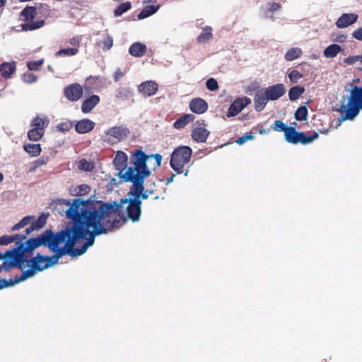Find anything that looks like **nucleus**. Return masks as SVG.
Instances as JSON below:
<instances>
[{"mask_svg":"<svg viewBox=\"0 0 362 362\" xmlns=\"http://www.w3.org/2000/svg\"><path fill=\"white\" fill-rule=\"evenodd\" d=\"M63 203L69 206L66 211V217L76 220L80 227L86 230L93 244L95 236L119 228L127 221V218L121 214V204L116 202L102 204L98 208L90 200L83 201L79 198L74 199L72 204L66 200H63Z\"/></svg>","mask_w":362,"mask_h":362,"instance_id":"obj_1","label":"nucleus"},{"mask_svg":"<svg viewBox=\"0 0 362 362\" xmlns=\"http://www.w3.org/2000/svg\"><path fill=\"white\" fill-rule=\"evenodd\" d=\"M72 221L71 226H68L57 233L52 232L53 245L47 247L55 252L50 256L54 265L64 255L67 254L73 257L80 256L93 245L91 239L88 238L86 230L80 227L76 220Z\"/></svg>","mask_w":362,"mask_h":362,"instance_id":"obj_2","label":"nucleus"},{"mask_svg":"<svg viewBox=\"0 0 362 362\" xmlns=\"http://www.w3.org/2000/svg\"><path fill=\"white\" fill-rule=\"evenodd\" d=\"M152 158L155 160L153 169L156 170L161 165L162 156L159 153L147 155L140 148L134 150L130 155L129 166L121 173L123 182L136 179H146L151 175L148 167V162Z\"/></svg>","mask_w":362,"mask_h":362,"instance_id":"obj_3","label":"nucleus"},{"mask_svg":"<svg viewBox=\"0 0 362 362\" xmlns=\"http://www.w3.org/2000/svg\"><path fill=\"white\" fill-rule=\"evenodd\" d=\"M52 231L47 230L37 238L28 239L25 243H20V245L12 250H8V255L13 257V259L16 260L18 268L23 269L25 263L28 262L29 257L35 249L40 245L51 246L53 245L52 242ZM54 239H52L53 240Z\"/></svg>","mask_w":362,"mask_h":362,"instance_id":"obj_4","label":"nucleus"},{"mask_svg":"<svg viewBox=\"0 0 362 362\" xmlns=\"http://www.w3.org/2000/svg\"><path fill=\"white\" fill-rule=\"evenodd\" d=\"M362 110V86H354L350 90L346 104L339 109L341 121L353 120Z\"/></svg>","mask_w":362,"mask_h":362,"instance_id":"obj_5","label":"nucleus"},{"mask_svg":"<svg viewBox=\"0 0 362 362\" xmlns=\"http://www.w3.org/2000/svg\"><path fill=\"white\" fill-rule=\"evenodd\" d=\"M192 150L187 146H181L176 148L172 153L170 165L177 173L184 172V167L191 160Z\"/></svg>","mask_w":362,"mask_h":362,"instance_id":"obj_6","label":"nucleus"},{"mask_svg":"<svg viewBox=\"0 0 362 362\" xmlns=\"http://www.w3.org/2000/svg\"><path fill=\"white\" fill-rule=\"evenodd\" d=\"M129 129L124 125L114 126L104 132L102 140L110 145L124 141L130 134Z\"/></svg>","mask_w":362,"mask_h":362,"instance_id":"obj_7","label":"nucleus"},{"mask_svg":"<svg viewBox=\"0 0 362 362\" xmlns=\"http://www.w3.org/2000/svg\"><path fill=\"white\" fill-rule=\"evenodd\" d=\"M284 136L285 140L290 144L307 145L317 139L319 137V134L314 132L313 134L308 136L304 132H298L294 127H289Z\"/></svg>","mask_w":362,"mask_h":362,"instance_id":"obj_8","label":"nucleus"},{"mask_svg":"<svg viewBox=\"0 0 362 362\" xmlns=\"http://www.w3.org/2000/svg\"><path fill=\"white\" fill-rule=\"evenodd\" d=\"M24 20L27 23L22 25V29L25 31L34 30L40 28L45 25L43 20L33 21L37 15V9L35 6H27L21 13Z\"/></svg>","mask_w":362,"mask_h":362,"instance_id":"obj_9","label":"nucleus"},{"mask_svg":"<svg viewBox=\"0 0 362 362\" xmlns=\"http://www.w3.org/2000/svg\"><path fill=\"white\" fill-rule=\"evenodd\" d=\"M124 204H128L126 208L127 218L132 222L138 221L141 214V201H137L129 197V198L121 199L119 204L122 206Z\"/></svg>","mask_w":362,"mask_h":362,"instance_id":"obj_10","label":"nucleus"},{"mask_svg":"<svg viewBox=\"0 0 362 362\" xmlns=\"http://www.w3.org/2000/svg\"><path fill=\"white\" fill-rule=\"evenodd\" d=\"M144 180L145 179H136L127 181V182L132 184L128 195L137 201L148 199V196L144 192Z\"/></svg>","mask_w":362,"mask_h":362,"instance_id":"obj_11","label":"nucleus"},{"mask_svg":"<svg viewBox=\"0 0 362 362\" xmlns=\"http://www.w3.org/2000/svg\"><path fill=\"white\" fill-rule=\"evenodd\" d=\"M51 257L45 256L40 254H37L34 257H32L30 261H28L29 267H33L37 272H42L44 269L53 266L52 259H50Z\"/></svg>","mask_w":362,"mask_h":362,"instance_id":"obj_12","label":"nucleus"},{"mask_svg":"<svg viewBox=\"0 0 362 362\" xmlns=\"http://www.w3.org/2000/svg\"><path fill=\"white\" fill-rule=\"evenodd\" d=\"M83 93L82 86L78 83H72L64 88V95L71 102L79 100Z\"/></svg>","mask_w":362,"mask_h":362,"instance_id":"obj_13","label":"nucleus"},{"mask_svg":"<svg viewBox=\"0 0 362 362\" xmlns=\"http://www.w3.org/2000/svg\"><path fill=\"white\" fill-rule=\"evenodd\" d=\"M250 103V99L247 97L235 99L228 107L226 113L227 117H230L236 116Z\"/></svg>","mask_w":362,"mask_h":362,"instance_id":"obj_14","label":"nucleus"},{"mask_svg":"<svg viewBox=\"0 0 362 362\" xmlns=\"http://www.w3.org/2000/svg\"><path fill=\"white\" fill-rule=\"evenodd\" d=\"M128 162V156L127 155L122 151H118L115 155V157L113 160V163L118 170L117 176L123 182V178L121 177V172L124 173L128 168L127 166Z\"/></svg>","mask_w":362,"mask_h":362,"instance_id":"obj_15","label":"nucleus"},{"mask_svg":"<svg viewBox=\"0 0 362 362\" xmlns=\"http://www.w3.org/2000/svg\"><path fill=\"white\" fill-rule=\"evenodd\" d=\"M262 89L269 100H276L286 93L285 86L282 83H277Z\"/></svg>","mask_w":362,"mask_h":362,"instance_id":"obj_16","label":"nucleus"},{"mask_svg":"<svg viewBox=\"0 0 362 362\" xmlns=\"http://www.w3.org/2000/svg\"><path fill=\"white\" fill-rule=\"evenodd\" d=\"M139 91L145 97H151L158 90V85L153 81H147L139 86Z\"/></svg>","mask_w":362,"mask_h":362,"instance_id":"obj_17","label":"nucleus"},{"mask_svg":"<svg viewBox=\"0 0 362 362\" xmlns=\"http://www.w3.org/2000/svg\"><path fill=\"white\" fill-rule=\"evenodd\" d=\"M264 90L262 88L257 91L254 97V105L257 112L262 111L269 101Z\"/></svg>","mask_w":362,"mask_h":362,"instance_id":"obj_18","label":"nucleus"},{"mask_svg":"<svg viewBox=\"0 0 362 362\" xmlns=\"http://www.w3.org/2000/svg\"><path fill=\"white\" fill-rule=\"evenodd\" d=\"M189 109L197 114H203L208 109L207 103L200 98L192 99L189 103Z\"/></svg>","mask_w":362,"mask_h":362,"instance_id":"obj_19","label":"nucleus"},{"mask_svg":"<svg viewBox=\"0 0 362 362\" xmlns=\"http://www.w3.org/2000/svg\"><path fill=\"white\" fill-rule=\"evenodd\" d=\"M30 267V268L28 269L27 270L23 271L20 276L16 275L15 276L13 279H10L9 280H7L8 286H14L15 284H17L21 281L26 280L28 278L33 276L35 274L36 272L37 271L33 267Z\"/></svg>","mask_w":362,"mask_h":362,"instance_id":"obj_20","label":"nucleus"},{"mask_svg":"<svg viewBox=\"0 0 362 362\" xmlns=\"http://www.w3.org/2000/svg\"><path fill=\"white\" fill-rule=\"evenodd\" d=\"M358 17V15L354 13H344L337 21L336 25L339 28L348 27L356 22Z\"/></svg>","mask_w":362,"mask_h":362,"instance_id":"obj_21","label":"nucleus"},{"mask_svg":"<svg viewBox=\"0 0 362 362\" xmlns=\"http://www.w3.org/2000/svg\"><path fill=\"white\" fill-rule=\"evenodd\" d=\"M95 127V122L89 119H81L75 124V130L78 134H86L92 131Z\"/></svg>","mask_w":362,"mask_h":362,"instance_id":"obj_22","label":"nucleus"},{"mask_svg":"<svg viewBox=\"0 0 362 362\" xmlns=\"http://www.w3.org/2000/svg\"><path fill=\"white\" fill-rule=\"evenodd\" d=\"M8 252V251L4 254L0 253V272L2 270L8 271L13 267H18L16 260L13 259V257H10Z\"/></svg>","mask_w":362,"mask_h":362,"instance_id":"obj_23","label":"nucleus"},{"mask_svg":"<svg viewBox=\"0 0 362 362\" xmlns=\"http://www.w3.org/2000/svg\"><path fill=\"white\" fill-rule=\"evenodd\" d=\"M100 102V97L97 95H92L83 101L81 111L84 114L89 113Z\"/></svg>","mask_w":362,"mask_h":362,"instance_id":"obj_24","label":"nucleus"},{"mask_svg":"<svg viewBox=\"0 0 362 362\" xmlns=\"http://www.w3.org/2000/svg\"><path fill=\"white\" fill-rule=\"evenodd\" d=\"M16 66L15 62H4L0 65V74L4 78H8L16 71Z\"/></svg>","mask_w":362,"mask_h":362,"instance_id":"obj_25","label":"nucleus"},{"mask_svg":"<svg viewBox=\"0 0 362 362\" xmlns=\"http://www.w3.org/2000/svg\"><path fill=\"white\" fill-rule=\"evenodd\" d=\"M210 132L204 127H196L192 132V138L197 142H205Z\"/></svg>","mask_w":362,"mask_h":362,"instance_id":"obj_26","label":"nucleus"},{"mask_svg":"<svg viewBox=\"0 0 362 362\" xmlns=\"http://www.w3.org/2000/svg\"><path fill=\"white\" fill-rule=\"evenodd\" d=\"M147 51L146 45L141 42H134L129 48V53L135 57H141L145 54Z\"/></svg>","mask_w":362,"mask_h":362,"instance_id":"obj_27","label":"nucleus"},{"mask_svg":"<svg viewBox=\"0 0 362 362\" xmlns=\"http://www.w3.org/2000/svg\"><path fill=\"white\" fill-rule=\"evenodd\" d=\"M47 216L44 214L40 216L38 218L34 221L31 226L26 228L25 235H29L31 232L42 228L46 223Z\"/></svg>","mask_w":362,"mask_h":362,"instance_id":"obj_28","label":"nucleus"},{"mask_svg":"<svg viewBox=\"0 0 362 362\" xmlns=\"http://www.w3.org/2000/svg\"><path fill=\"white\" fill-rule=\"evenodd\" d=\"M194 115L192 114H186L178 118L173 124V127L177 129L184 128L187 124L192 122L194 119Z\"/></svg>","mask_w":362,"mask_h":362,"instance_id":"obj_29","label":"nucleus"},{"mask_svg":"<svg viewBox=\"0 0 362 362\" xmlns=\"http://www.w3.org/2000/svg\"><path fill=\"white\" fill-rule=\"evenodd\" d=\"M212 37V28L209 26H205L203 28V32L197 37V42L198 43H206Z\"/></svg>","mask_w":362,"mask_h":362,"instance_id":"obj_30","label":"nucleus"},{"mask_svg":"<svg viewBox=\"0 0 362 362\" xmlns=\"http://www.w3.org/2000/svg\"><path fill=\"white\" fill-rule=\"evenodd\" d=\"M341 50L340 45L337 44H332L325 49L323 54L327 58H334Z\"/></svg>","mask_w":362,"mask_h":362,"instance_id":"obj_31","label":"nucleus"},{"mask_svg":"<svg viewBox=\"0 0 362 362\" xmlns=\"http://www.w3.org/2000/svg\"><path fill=\"white\" fill-rule=\"evenodd\" d=\"M25 239V235H20L18 234L13 235H3L0 237V245H6L15 241L23 240Z\"/></svg>","mask_w":362,"mask_h":362,"instance_id":"obj_32","label":"nucleus"},{"mask_svg":"<svg viewBox=\"0 0 362 362\" xmlns=\"http://www.w3.org/2000/svg\"><path fill=\"white\" fill-rule=\"evenodd\" d=\"M159 7V5H148L145 6L144 9L138 15V18L144 19L153 15L158 10Z\"/></svg>","mask_w":362,"mask_h":362,"instance_id":"obj_33","label":"nucleus"},{"mask_svg":"<svg viewBox=\"0 0 362 362\" xmlns=\"http://www.w3.org/2000/svg\"><path fill=\"white\" fill-rule=\"evenodd\" d=\"M305 92L303 86H296L290 88L288 91V98L291 101L296 100Z\"/></svg>","mask_w":362,"mask_h":362,"instance_id":"obj_34","label":"nucleus"},{"mask_svg":"<svg viewBox=\"0 0 362 362\" xmlns=\"http://www.w3.org/2000/svg\"><path fill=\"white\" fill-rule=\"evenodd\" d=\"M25 151H26L30 156L35 157L40 155L41 152L40 144H27L23 146Z\"/></svg>","mask_w":362,"mask_h":362,"instance_id":"obj_35","label":"nucleus"},{"mask_svg":"<svg viewBox=\"0 0 362 362\" xmlns=\"http://www.w3.org/2000/svg\"><path fill=\"white\" fill-rule=\"evenodd\" d=\"M302 54L301 49L298 47H293L289 49L285 54L284 57L286 61H293L299 58Z\"/></svg>","mask_w":362,"mask_h":362,"instance_id":"obj_36","label":"nucleus"},{"mask_svg":"<svg viewBox=\"0 0 362 362\" xmlns=\"http://www.w3.org/2000/svg\"><path fill=\"white\" fill-rule=\"evenodd\" d=\"M45 130L42 128H33L28 132V137L31 141H37L44 135Z\"/></svg>","mask_w":362,"mask_h":362,"instance_id":"obj_37","label":"nucleus"},{"mask_svg":"<svg viewBox=\"0 0 362 362\" xmlns=\"http://www.w3.org/2000/svg\"><path fill=\"white\" fill-rule=\"evenodd\" d=\"M79 49L77 47L61 49L55 53L56 57H71L77 54Z\"/></svg>","mask_w":362,"mask_h":362,"instance_id":"obj_38","label":"nucleus"},{"mask_svg":"<svg viewBox=\"0 0 362 362\" xmlns=\"http://www.w3.org/2000/svg\"><path fill=\"white\" fill-rule=\"evenodd\" d=\"M132 8V4L126 1L120 4L114 11V15L116 17L121 16L123 13L129 11Z\"/></svg>","mask_w":362,"mask_h":362,"instance_id":"obj_39","label":"nucleus"},{"mask_svg":"<svg viewBox=\"0 0 362 362\" xmlns=\"http://www.w3.org/2000/svg\"><path fill=\"white\" fill-rule=\"evenodd\" d=\"M78 168L83 171L90 172L94 168L93 163L88 161L86 159H81L78 162Z\"/></svg>","mask_w":362,"mask_h":362,"instance_id":"obj_40","label":"nucleus"},{"mask_svg":"<svg viewBox=\"0 0 362 362\" xmlns=\"http://www.w3.org/2000/svg\"><path fill=\"white\" fill-rule=\"evenodd\" d=\"M308 109L305 106L299 107L295 112V118L298 121H304L307 119Z\"/></svg>","mask_w":362,"mask_h":362,"instance_id":"obj_41","label":"nucleus"},{"mask_svg":"<svg viewBox=\"0 0 362 362\" xmlns=\"http://www.w3.org/2000/svg\"><path fill=\"white\" fill-rule=\"evenodd\" d=\"M48 124V119L46 118H40L39 117H35L32 122V125L34 127V128H42V130H45Z\"/></svg>","mask_w":362,"mask_h":362,"instance_id":"obj_42","label":"nucleus"},{"mask_svg":"<svg viewBox=\"0 0 362 362\" xmlns=\"http://www.w3.org/2000/svg\"><path fill=\"white\" fill-rule=\"evenodd\" d=\"M33 219H34V217L32 216H25L18 223L15 224L11 228V230H18L21 229V228L26 226L27 225H28L30 223V221H32Z\"/></svg>","mask_w":362,"mask_h":362,"instance_id":"obj_43","label":"nucleus"},{"mask_svg":"<svg viewBox=\"0 0 362 362\" xmlns=\"http://www.w3.org/2000/svg\"><path fill=\"white\" fill-rule=\"evenodd\" d=\"M133 95L132 91L129 88H122L118 90L116 97L119 99H128Z\"/></svg>","mask_w":362,"mask_h":362,"instance_id":"obj_44","label":"nucleus"},{"mask_svg":"<svg viewBox=\"0 0 362 362\" xmlns=\"http://www.w3.org/2000/svg\"><path fill=\"white\" fill-rule=\"evenodd\" d=\"M49 161V157L48 156H42L37 160H35L33 163V166L30 168V172H34L35 170L41 166L46 165Z\"/></svg>","mask_w":362,"mask_h":362,"instance_id":"obj_45","label":"nucleus"},{"mask_svg":"<svg viewBox=\"0 0 362 362\" xmlns=\"http://www.w3.org/2000/svg\"><path fill=\"white\" fill-rule=\"evenodd\" d=\"M44 62L45 60L43 59L36 61H30L27 63V66L30 71H39Z\"/></svg>","mask_w":362,"mask_h":362,"instance_id":"obj_46","label":"nucleus"},{"mask_svg":"<svg viewBox=\"0 0 362 362\" xmlns=\"http://www.w3.org/2000/svg\"><path fill=\"white\" fill-rule=\"evenodd\" d=\"M99 45H102V49L103 50H108L113 45V38L110 35L107 34Z\"/></svg>","mask_w":362,"mask_h":362,"instance_id":"obj_47","label":"nucleus"},{"mask_svg":"<svg viewBox=\"0 0 362 362\" xmlns=\"http://www.w3.org/2000/svg\"><path fill=\"white\" fill-rule=\"evenodd\" d=\"M288 127L286 124H285L281 120H276L274 124L272 125V128L276 132H283L284 134H286V132L288 129Z\"/></svg>","mask_w":362,"mask_h":362,"instance_id":"obj_48","label":"nucleus"},{"mask_svg":"<svg viewBox=\"0 0 362 362\" xmlns=\"http://www.w3.org/2000/svg\"><path fill=\"white\" fill-rule=\"evenodd\" d=\"M303 77V75L299 72L298 70L293 69L288 74V78L290 81L296 83H297L300 78Z\"/></svg>","mask_w":362,"mask_h":362,"instance_id":"obj_49","label":"nucleus"},{"mask_svg":"<svg viewBox=\"0 0 362 362\" xmlns=\"http://www.w3.org/2000/svg\"><path fill=\"white\" fill-rule=\"evenodd\" d=\"M206 86L211 91H215L218 89V82L214 78H210L206 81Z\"/></svg>","mask_w":362,"mask_h":362,"instance_id":"obj_50","label":"nucleus"},{"mask_svg":"<svg viewBox=\"0 0 362 362\" xmlns=\"http://www.w3.org/2000/svg\"><path fill=\"white\" fill-rule=\"evenodd\" d=\"M73 126H74V124L71 122L67 121V122L59 123L57 126V128L61 132H69L73 127Z\"/></svg>","mask_w":362,"mask_h":362,"instance_id":"obj_51","label":"nucleus"},{"mask_svg":"<svg viewBox=\"0 0 362 362\" xmlns=\"http://www.w3.org/2000/svg\"><path fill=\"white\" fill-rule=\"evenodd\" d=\"M37 77L33 73L28 72L23 75V80L25 83H32L37 81Z\"/></svg>","mask_w":362,"mask_h":362,"instance_id":"obj_52","label":"nucleus"},{"mask_svg":"<svg viewBox=\"0 0 362 362\" xmlns=\"http://www.w3.org/2000/svg\"><path fill=\"white\" fill-rule=\"evenodd\" d=\"M90 187L86 184L81 185L77 187L76 193L78 195H85L89 193Z\"/></svg>","mask_w":362,"mask_h":362,"instance_id":"obj_53","label":"nucleus"},{"mask_svg":"<svg viewBox=\"0 0 362 362\" xmlns=\"http://www.w3.org/2000/svg\"><path fill=\"white\" fill-rule=\"evenodd\" d=\"M254 136L251 132L246 133L245 135L242 136L241 137H239L236 140V143L239 145H243L248 140L253 139Z\"/></svg>","mask_w":362,"mask_h":362,"instance_id":"obj_54","label":"nucleus"},{"mask_svg":"<svg viewBox=\"0 0 362 362\" xmlns=\"http://www.w3.org/2000/svg\"><path fill=\"white\" fill-rule=\"evenodd\" d=\"M81 42V36H75L69 40V43L71 45L74 46V47H77L78 49L80 47Z\"/></svg>","mask_w":362,"mask_h":362,"instance_id":"obj_55","label":"nucleus"},{"mask_svg":"<svg viewBox=\"0 0 362 362\" xmlns=\"http://www.w3.org/2000/svg\"><path fill=\"white\" fill-rule=\"evenodd\" d=\"M360 61V55L351 56L344 59V62L348 64H354L356 62Z\"/></svg>","mask_w":362,"mask_h":362,"instance_id":"obj_56","label":"nucleus"},{"mask_svg":"<svg viewBox=\"0 0 362 362\" xmlns=\"http://www.w3.org/2000/svg\"><path fill=\"white\" fill-rule=\"evenodd\" d=\"M352 35L355 39L362 41V27L354 31Z\"/></svg>","mask_w":362,"mask_h":362,"instance_id":"obj_57","label":"nucleus"},{"mask_svg":"<svg viewBox=\"0 0 362 362\" xmlns=\"http://www.w3.org/2000/svg\"><path fill=\"white\" fill-rule=\"evenodd\" d=\"M259 134H267L269 132V129H264L262 125H258L256 127Z\"/></svg>","mask_w":362,"mask_h":362,"instance_id":"obj_58","label":"nucleus"},{"mask_svg":"<svg viewBox=\"0 0 362 362\" xmlns=\"http://www.w3.org/2000/svg\"><path fill=\"white\" fill-rule=\"evenodd\" d=\"M280 8H281V6H280L279 4H278V3H272L270 5V7H269V10L270 11H278Z\"/></svg>","mask_w":362,"mask_h":362,"instance_id":"obj_59","label":"nucleus"},{"mask_svg":"<svg viewBox=\"0 0 362 362\" xmlns=\"http://www.w3.org/2000/svg\"><path fill=\"white\" fill-rule=\"evenodd\" d=\"M123 73L122 72V71L120 69H117L115 73V75H114V78H115V80L116 81H119L122 76H123Z\"/></svg>","mask_w":362,"mask_h":362,"instance_id":"obj_60","label":"nucleus"},{"mask_svg":"<svg viewBox=\"0 0 362 362\" xmlns=\"http://www.w3.org/2000/svg\"><path fill=\"white\" fill-rule=\"evenodd\" d=\"M8 287L7 280L5 279H0V290Z\"/></svg>","mask_w":362,"mask_h":362,"instance_id":"obj_61","label":"nucleus"},{"mask_svg":"<svg viewBox=\"0 0 362 362\" xmlns=\"http://www.w3.org/2000/svg\"><path fill=\"white\" fill-rule=\"evenodd\" d=\"M145 193L149 197L150 195H152L153 194V190L151 189H144Z\"/></svg>","mask_w":362,"mask_h":362,"instance_id":"obj_62","label":"nucleus"},{"mask_svg":"<svg viewBox=\"0 0 362 362\" xmlns=\"http://www.w3.org/2000/svg\"><path fill=\"white\" fill-rule=\"evenodd\" d=\"M175 175L173 174L170 177L167 178V183L169 184L173 181Z\"/></svg>","mask_w":362,"mask_h":362,"instance_id":"obj_63","label":"nucleus"},{"mask_svg":"<svg viewBox=\"0 0 362 362\" xmlns=\"http://www.w3.org/2000/svg\"><path fill=\"white\" fill-rule=\"evenodd\" d=\"M6 4V0H0V8L4 6Z\"/></svg>","mask_w":362,"mask_h":362,"instance_id":"obj_64","label":"nucleus"}]
</instances>
